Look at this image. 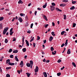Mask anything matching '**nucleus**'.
<instances>
[{
  "mask_svg": "<svg viewBox=\"0 0 77 77\" xmlns=\"http://www.w3.org/2000/svg\"><path fill=\"white\" fill-rule=\"evenodd\" d=\"M57 75L58 76H60L61 75V73L60 72L58 73L57 74Z\"/></svg>",
  "mask_w": 77,
  "mask_h": 77,
  "instance_id": "30",
  "label": "nucleus"
},
{
  "mask_svg": "<svg viewBox=\"0 0 77 77\" xmlns=\"http://www.w3.org/2000/svg\"><path fill=\"white\" fill-rule=\"evenodd\" d=\"M15 60L16 61H17V62H18L19 61V60L18 58L16 59Z\"/></svg>",
  "mask_w": 77,
  "mask_h": 77,
  "instance_id": "62",
  "label": "nucleus"
},
{
  "mask_svg": "<svg viewBox=\"0 0 77 77\" xmlns=\"http://www.w3.org/2000/svg\"><path fill=\"white\" fill-rule=\"evenodd\" d=\"M11 68V67H8L6 68V69H10Z\"/></svg>",
  "mask_w": 77,
  "mask_h": 77,
  "instance_id": "40",
  "label": "nucleus"
},
{
  "mask_svg": "<svg viewBox=\"0 0 77 77\" xmlns=\"http://www.w3.org/2000/svg\"><path fill=\"white\" fill-rule=\"evenodd\" d=\"M18 4H23V2H22L21 0H19L18 2Z\"/></svg>",
  "mask_w": 77,
  "mask_h": 77,
  "instance_id": "8",
  "label": "nucleus"
},
{
  "mask_svg": "<svg viewBox=\"0 0 77 77\" xmlns=\"http://www.w3.org/2000/svg\"><path fill=\"white\" fill-rule=\"evenodd\" d=\"M52 54L53 55H55V54H56V53H54V52H52Z\"/></svg>",
  "mask_w": 77,
  "mask_h": 77,
  "instance_id": "53",
  "label": "nucleus"
},
{
  "mask_svg": "<svg viewBox=\"0 0 77 77\" xmlns=\"http://www.w3.org/2000/svg\"><path fill=\"white\" fill-rule=\"evenodd\" d=\"M37 13V11H35V15H36Z\"/></svg>",
  "mask_w": 77,
  "mask_h": 77,
  "instance_id": "61",
  "label": "nucleus"
},
{
  "mask_svg": "<svg viewBox=\"0 0 77 77\" xmlns=\"http://www.w3.org/2000/svg\"><path fill=\"white\" fill-rule=\"evenodd\" d=\"M14 56V55H11L10 56V57L11 58H14V57H13Z\"/></svg>",
  "mask_w": 77,
  "mask_h": 77,
  "instance_id": "42",
  "label": "nucleus"
},
{
  "mask_svg": "<svg viewBox=\"0 0 77 77\" xmlns=\"http://www.w3.org/2000/svg\"><path fill=\"white\" fill-rule=\"evenodd\" d=\"M3 58H4V57H1L0 59V61H1V62H2V60H3Z\"/></svg>",
  "mask_w": 77,
  "mask_h": 77,
  "instance_id": "34",
  "label": "nucleus"
},
{
  "mask_svg": "<svg viewBox=\"0 0 77 77\" xmlns=\"http://www.w3.org/2000/svg\"><path fill=\"white\" fill-rule=\"evenodd\" d=\"M75 26H76V24L75 23H73V24L72 27H75Z\"/></svg>",
  "mask_w": 77,
  "mask_h": 77,
  "instance_id": "32",
  "label": "nucleus"
},
{
  "mask_svg": "<svg viewBox=\"0 0 77 77\" xmlns=\"http://www.w3.org/2000/svg\"><path fill=\"white\" fill-rule=\"evenodd\" d=\"M33 40H34V37H32V39L30 40V42H32V41H33Z\"/></svg>",
  "mask_w": 77,
  "mask_h": 77,
  "instance_id": "43",
  "label": "nucleus"
},
{
  "mask_svg": "<svg viewBox=\"0 0 77 77\" xmlns=\"http://www.w3.org/2000/svg\"><path fill=\"white\" fill-rule=\"evenodd\" d=\"M0 72H2V70L1 67H0Z\"/></svg>",
  "mask_w": 77,
  "mask_h": 77,
  "instance_id": "60",
  "label": "nucleus"
},
{
  "mask_svg": "<svg viewBox=\"0 0 77 77\" xmlns=\"http://www.w3.org/2000/svg\"><path fill=\"white\" fill-rule=\"evenodd\" d=\"M51 7V11H53L54 10H55V7L54 6L51 5L50 6Z\"/></svg>",
  "mask_w": 77,
  "mask_h": 77,
  "instance_id": "2",
  "label": "nucleus"
},
{
  "mask_svg": "<svg viewBox=\"0 0 77 77\" xmlns=\"http://www.w3.org/2000/svg\"><path fill=\"white\" fill-rule=\"evenodd\" d=\"M71 10H73V9H75V7L74 6H72V7H71L70 8Z\"/></svg>",
  "mask_w": 77,
  "mask_h": 77,
  "instance_id": "17",
  "label": "nucleus"
},
{
  "mask_svg": "<svg viewBox=\"0 0 77 77\" xmlns=\"http://www.w3.org/2000/svg\"><path fill=\"white\" fill-rule=\"evenodd\" d=\"M39 70V68L38 66H36L35 69V72H38V70Z\"/></svg>",
  "mask_w": 77,
  "mask_h": 77,
  "instance_id": "3",
  "label": "nucleus"
},
{
  "mask_svg": "<svg viewBox=\"0 0 77 77\" xmlns=\"http://www.w3.org/2000/svg\"><path fill=\"white\" fill-rule=\"evenodd\" d=\"M8 65H15V63H8Z\"/></svg>",
  "mask_w": 77,
  "mask_h": 77,
  "instance_id": "12",
  "label": "nucleus"
},
{
  "mask_svg": "<svg viewBox=\"0 0 77 77\" xmlns=\"http://www.w3.org/2000/svg\"><path fill=\"white\" fill-rule=\"evenodd\" d=\"M43 42H44V43L43 44H45L47 42V41L46 40H44L43 41Z\"/></svg>",
  "mask_w": 77,
  "mask_h": 77,
  "instance_id": "46",
  "label": "nucleus"
},
{
  "mask_svg": "<svg viewBox=\"0 0 77 77\" xmlns=\"http://www.w3.org/2000/svg\"><path fill=\"white\" fill-rule=\"evenodd\" d=\"M25 41L26 42V45L27 46H29V42L27 40H25Z\"/></svg>",
  "mask_w": 77,
  "mask_h": 77,
  "instance_id": "10",
  "label": "nucleus"
},
{
  "mask_svg": "<svg viewBox=\"0 0 77 77\" xmlns=\"http://www.w3.org/2000/svg\"><path fill=\"white\" fill-rule=\"evenodd\" d=\"M31 65L29 63H26V66H28V67H30V66Z\"/></svg>",
  "mask_w": 77,
  "mask_h": 77,
  "instance_id": "13",
  "label": "nucleus"
},
{
  "mask_svg": "<svg viewBox=\"0 0 77 77\" xmlns=\"http://www.w3.org/2000/svg\"><path fill=\"white\" fill-rule=\"evenodd\" d=\"M20 15L21 17H25V14H24L20 13Z\"/></svg>",
  "mask_w": 77,
  "mask_h": 77,
  "instance_id": "14",
  "label": "nucleus"
},
{
  "mask_svg": "<svg viewBox=\"0 0 77 77\" xmlns=\"http://www.w3.org/2000/svg\"><path fill=\"white\" fill-rule=\"evenodd\" d=\"M18 51V50H15L13 51V53H17Z\"/></svg>",
  "mask_w": 77,
  "mask_h": 77,
  "instance_id": "20",
  "label": "nucleus"
},
{
  "mask_svg": "<svg viewBox=\"0 0 77 77\" xmlns=\"http://www.w3.org/2000/svg\"><path fill=\"white\" fill-rule=\"evenodd\" d=\"M51 5L52 6H56V4H55V3H52Z\"/></svg>",
  "mask_w": 77,
  "mask_h": 77,
  "instance_id": "37",
  "label": "nucleus"
},
{
  "mask_svg": "<svg viewBox=\"0 0 77 77\" xmlns=\"http://www.w3.org/2000/svg\"><path fill=\"white\" fill-rule=\"evenodd\" d=\"M37 9L39 11H41V8H38Z\"/></svg>",
  "mask_w": 77,
  "mask_h": 77,
  "instance_id": "59",
  "label": "nucleus"
},
{
  "mask_svg": "<svg viewBox=\"0 0 77 77\" xmlns=\"http://www.w3.org/2000/svg\"><path fill=\"white\" fill-rule=\"evenodd\" d=\"M64 33H65V31H63L61 32V34L62 35H63Z\"/></svg>",
  "mask_w": 77,
  "mask_h": 77,
  "instance_id": "31",
  "label": "nucleus"
},
{
  "mask_svg": "<svg viewBox=\"0 0 77 77\" xmlns=\"http://www.w3.org/2000/svg\"><path fill=\"white\" fill-rule=\"evenodd\" d=\"M3 28V24L2 23H0V29H2Z\"/></svg>",
  "mask_w": 77,
  "mask_h": 77,
  "instance_id": "21",
  "label": "nucleus"
},
{
  "mask_svg": "<svg viewBox=\"0 0 77 77\" xmlns=\"http://www.w3.org/2000/svg\"><path fill=\"white\" fill-rule=\"evenodd\" d=\"M27 56L26 55L24 56V58L25 59H26L27 58Z\"/></svg>",
  "mask_w": 77,
  "mask_h": 77,
  "instance_id": "64",
  "label": "nucleus"
},
{
  "mask_svg": "<svg viewBox=\"0 0 77 77\" xmlns=\"http://www.w3.org/2000/svg\"><path fill=\"white\" fill-rule=\"evenodd\" d=\"M18 18H19L18 20H19V21H20V23H22L23 22V19H22V18H21L20 17H19Z\"/></svg>",
  "mask_w": 77,
  "mask_h": 77,
  "instance_id": "4",
  "label": "nucleus"
},
{
  "mask_svg": "<svg viewBox=\"0 0 77 77\" xmlns=\"http://www.w3.org/2000/svg\"><path fill=\"white\" fill-rule=\"evenodd\" d=\"M8 39L6 38L5 40V43H8Z\"/></svg>",
  "mask_w": 77,
  "mask_h": 77,
  "instance_id": "38",
  "label": "nucleus"
},
{
  "mask_svg": "<svg viewBox=\"0 0 77 77\" xmlns=\"http://www.w3.org/2000/svg\"><path fill=\"white\" fill-rule=\"evenodd\" d=\"M67 54H71V50H70V49H69L68 50Z\"/></svg>",
  "mask_w": 77,
  "mask_h": 77,
  "instance_id": "9",
  "label": "nucleus"
},
{
  "mask_svg": "<svg viewBox=\"0 0 77 77\" xmlns=\"http://www.w3.org/2000/svg\"><path fill=\"white\" fill-rule=\"evenodd\" d=\"M48 26V24H47L46 25H45V28H47V27Z\"/></svg>",
  "mask_w": 77,
  "mask_h": 77,
  "instance_id": "48",
  "label": "nucleus"
},
{
  "mask_svg": "<svg viewBox=\"0 0 77 77\" xmlns=\"http://www.w3.org/2000/svg\"><path fill=\"white\" fill-rule=\"evenodd\" d=\"M43 74L45 77H47V73H46V72H43Z\"/></svg>",
  "mask_w": 77,
  "mask_h": 77,
  "instance_id": "6",
  "label": "nucleus"
},
{
  "mask_svg": "<svg viewBox=\"0 0 77 77\" xmlns=\"http://www.w3.org/2000/svg\"><path fill=\"white\" fill-rule=\"evenodd\" d=\"M26 74L27 75V77H30V74L29 73H26Z\"/></svg>",
  "mask_w": 77,
  "mask_h": 77,
  "instance_id": "22",
  "label": "nucleus"
},
{
  "mask_svg": "<svg viewBox=\"0 0 77 77\" xmlns=\"http://www.w3.org/2000/svg\"><path fill=\"white\" fill-rule=\"evenodd\" d=\"M47 4L46 3L45 5H43V8H46V6H47Z\"/></svg>",
  "mask_w": 77,
  "mask_h": 77,
  "instance_id": "15",
  "label": "nucleus"
},
{
  "mask_svg": "<svg viewBox=\"0 0 77 77\" xmlns=\"http://www.w3.org/2000/svg\"><path fill=\"white\" fill-rule=\"evenodd\" d=\"M51 34L52 35H53L54 36H56V34H54V32H51Z\"/></svg>",
  "mask_w": 77,
  "mask_h": 77,
  "instance_id": "24",
  "label": "nucleus"
},
{
  "mask_svg": "<svg viewBox=\"0 0 77 77\" xmlns=\"http://www.w3.org/2000/svg\"><path fill=\"white\" fill-rule=\"evenodd\" d=\"M37 40H39L40 39V37L39 36H37Z\"/></svg>",
  "mask_w": 77,
  "mask_h": 77,
  "instance_id": "44",
  "label": "nucleus"
},
{
  "mask_svg": "<svg viewBox=\"0 0 77 77\" xmlns=\"http://www.w3.org/2000/svg\"><path fill=\"white\" fill-rule=\"evenodd\" d=\"M63 2H65V3H66V2H68V0H63Z\"/></svg>",
  "mask_w": 77,
  "mask_h": 77,
  "instance_id": "33",
  "label": "nucleus"
},
{
  "mask_svg": "<svg viewBox=\"0 0 77 77\" xmlns=\"http://www.w3.org/2000/svg\"><path fill=\"white\" fill-rule=\"evenodd\" d=\"M43 62H46V60H45V59H44V60H43Z\"/></svg>",
  "mask_w": 77,
  "mask_h": 77,
  "instance_id": "54",
  "label": "nucleus"
},
{
  "mask_svg": "<svg viewBox=\"0 0 77 77\" xmlns=\"http://www.w3.org/2000/svg\"><path fill=\"white\" fill-rule=\"evenodd\" d=\"M33 26V23H32L31 24L30 28H31V29H32V28Z\"/></svg>",
  "mask_w": 77,
  "mask_h": 77,
  "instance_id": "39",
  "label": "nucleus"
},
{
  "mask_svg": "<svg viewBox=\"0 0 77 77\" xmlns=\"http://www.w3.org/2000/svg\"><path fill=\"white\" fill-rule=\"evenodd\" d=\"M45 62H46V63H49V62H50V60H48L46 61Z\"/></svg>",
  "mask_w": 77,
  "mask_h": 77,
  "instance_id": "55",
  "label": "nucleus"
},
{
  "mask_svg": "<svg viewBox=\"0 0 77 77\" xmlns=\"http://www.w3.org/2000/svg\"><path fill=\"white\" fill-rule=\"evenodd\" d=\"M56 11H59L60 12H62V10L59 9L58 8H56Z\"/></svg>",
  "mask_w": 77,
  "mask_h": 77,
  "instance_id": "11",
  "label": "nucleus"
},
{
  "mask_svg": "<svg viewBox=\"0 0 77 77\" xmlns=\"http://www.w3.org/2000/svg\"><path fill=\"white\" fill-rule=\"evenodd\" d=\"M3 19H4V17H0V21H2L3 20Z\"/></svg>",
  "mask_w": 77,
  "mask_h": 77,
  "instance_id": "16",
  "label": "nucleus"
},
{
  "mask_svg": "<svg viewBox=\"0 0 77 77\" xmlns=\"http://www.w3.org/2000/svg\"><path fill=\"white\" fill-rule=\"evenodd\" d=\"M12 51V49H10L8 51V52L11 53Z\"/></svg>",
  "mask_w": 77,
  "mask_h": 77,
  "instance_id": "28",
  "label": "nucleus"
},
{
  "mask_svg": "<svg viewBox=\"0 0 77 77\" xmlns=\"http://www.w3.org/2000/svg\"><path fill=\"white\" fill-rule=\"evenodd\" d=\"M52 26H55V24H54V22H52Z\"/></svg>",
  "mask_w": 77,
  "mask_h": 77,
  "instance_id": "58",
  "label": "nucleus"
},
{
  "mask_svg": "<svg viewBox=\"0 0 77 77\" xmlns=\"http://www.w3.org/2000/svg\"><path fill=\"white\" fill-rule=\"evenodd\" d=\"M67 45H68V43H66V42L65 43V47H66Z\"/></svg>",
  "mask_w": 77,
  "mask_h": 77,
  "instance_id": "57",
  "label": "nucleus"
},
{
  "mask_svg": "<svg viewBox=\"0 0 77 77\" xmlns=\"http://www.w3.org/2000/svg\"><path fill=\"white\" fill-rule=\"evenodd\" d=\"M12 30H13V28H12L11 29L10 31V32H12Z\"/></svg>",
  "mask_w": 77,
  "mask_h": 77,
  "instance_id": "49",
  "label": "nucleus"
},
{
  "mask_svg": "<svg viewBox=\"0 0 77 77\" xmlns=\"http://www.w3.org/2000/svg\"><path fill=\"white\" fill-rule=\"evenodd\" d=\"M30 64H31V66H33V61L32 60H30Z\"/></svg>",
  "mask_w": 77,
  "mask_h": 77,
  "instance_id": "25",
  "label": "nucleus"
},
{
  "mask_svg": "<svg viewBox=\"0 0 77 77\" xmlns=\"http://www.w3.org/2000/svg\"><path fill=\"white\" fill-rule=\"evenodd\" d=\"M64 45H65V44L64 43L63 44L61 45V47H63Z\"/></svg>",
  "mask_w": 77,
  "mask_h": 77,
  "instance_id": "50",
  "label": "nucleus"
},
{
  "mask_svg": "<svg viewBox=\"0 0 77 77\" xmlns=\"http://www.w3.org/2000/svg\"><path fill=\"white\" fill-rule=\"evenodd\" d=\"M16 41V39H15V38H14L13 39V41Z\"/></svg>",
  "mask_w": 77,
  "mask_h": 77,
  "instance_id": "63",
  "label": "nucleus"
},
{
  "mask_svg": "<svg viewBox=\"0 0 77 77\" xmlns=\"http://www.w3.org/2000/svg\"><path fill=\"white\" fill-rule=\"evenodd\" d=\"M72 65L74 66V67H76V65H75V63L74 62H72Z\"/></svg>",
  "mask_w": 77,
  "mask_h": 77,
  "instance_id": "27",
  "label": "nucleus"
},
{
  "mask_svg": "<svg viewBox=\"0 0 77 77\" xmlns=\"http://www.w3.org/2000/svg\"><path fill=\"white\" fill-rule=\"evenodd\" d=\"M61 60H58L57 61V62L58 63H60V62H61Z\"/></svg>",
  "mask_w": 77,
  "mask_h": 77,
  "instance_id": "45",
  "label": "nucleus"
},
{
  "mask_svg": "<svg viewBox=\"0 0 77 77\" xmlns=\"http://www.w3.org/2000/svg\"><path fill=\"white\" fill-rule=\"evenodd\" d=\"M43 17L44 19L46 20V21H48V19H47V17H46V15H43Z\"/></svg>",
  "mask_w": 77,
  "mask_h": 77,
  "instance_id": "7",
  "label": "nucleus"
},
{
  "mask_svg": "<svg viewBox=\"0 0 77 77\" xmlns=\"http://www.w3.org/2000/svg\"><path fill=\"white\" fill-rule=\"evenodd\" d=\"M53 37L50 36V38L49 41H51L53 40Z\"/></svg>",
  "mask_w": 77,
  "mask_h": 77,
  "instance_id": "18",
  "label": "nucleus"
},
{
  "mask_svg": "<svg viewBox=\"0 0 77 77\" xmlns=\"http://www.w3.org/2000/svg\"><path fill=\"white\" fill-rule=\"evenodd\" d=\"M24 37H23L22 38V42H24Z\"/></svg>",
  "mask_w": 77,
  "mask_h": 77,
  "instance_id": "56",
  "label": "nucleus"
},
{
  "mask_svg": "<svg viewBox=\"0 0 77 77\" xmlns=\"http://www.w3.org/2000/svg\"><path fill=\"white\" fill-rule=\"evenodd\" d=\"M51 51H53V50H54V48L53 47H51Z\"/></svg>",
  "mask_w": 77,
  "mask_h": 77,
  "instance_id": "29",
  "label": "nucleus"
},
{
  "mask_svg": "<svg viewBox=\"0 0 77 77\" xmlns=\"http://www.w3.org/2000/svg\"><path fill=\"white\" fill-rule=\"evenodd\" d=\"M22 51L24 52H26V48H24L23 49Z\"/></svg>",
  "mask_w": 77,
  "mask_h": 77,
  "instance_id": "19",
  "label": "nucleus"
},
{
  "mask_svg": "<svg viewBox=\"0 0 77 77\" xmlns=\"http://www.w3.org/2000/svg\"><path fill=\"white\" fill-rule=\"evenodd\" d=\"M8 29H9V28L8 27H7L6 28H5L4 29L3 31V35H5L6 34V33L7 31L8 30Z\"/></svg>",
  "mask_w": 77,
  "mask_h": 77,
  "instance_id": "1",
  "label": "nucleus"
},
{
  "mask_svg": "<svg viewBox=\"0 0 77 77\" xmlns=\"http://www.w3.org/2000/svg\"><path fill=\"white\" fill-rule=\"evenodd\" d=\"M66 15L64 14V20H66Z\"/></svg>",
  "mask_w": 77,
  "mask_h": 77,
  "instance_id": "26",
  "label": "nucleus"
},
{
  "mask_svg": "<svg viewBox=\"0 0 77 77\" xmlns=\"http://www.w3.org/2000/svg\"><path fill=\"white\" fill-rule=\"evenodd\" d=\"M27 33H31V31H30V30H29V31H27Z\"/></svg>",
  "mask_w": 77,
  "mask_h": 77,
  "instance_id": "47",
  "label": "nucleus"
},
{
  "mask_svg": "<svg viewBox=\"0 0 77 77\" xmlns=\"http://www.w3.org/2000/svg\"><path fill=\"white\" fill-rule=\"evenodd\" d=\"M20 65H23V61H21Z\"/></svg>",
  "mask_w": 77,
  "mask_h": 77,
  "instance_id": "35",
  "label": "nucleus"
},
{
  "mask_svg": "<svg viewBox=\"0 0 77 77\" xmlns=\"http://www.w3.org/2000/svg\"><path fill=\"white\" fill-rule=\"evenodd\" d=\"M65 68V67L63 66L62 68H61V70H63Z\"/></svg>",
  "mask_w": 77,
  "mask_h": 77,
  "instance_id": "51",
  "label": "nucleus"
},
{
  "mask_svg": "<svg viewBox=\"0 0 77 77\" xmlns=\"http://www.w3.org/2000/svg\"><path fill=\"white\" fill-rule=\"evenodd\" d=\"M6 77H10V75L9 74H6Z\"/></svg>",
  "mask_w": 77,
  "mask_h": 77,
  "instance_id": "36",
  "label": "nucleus"
},
{
  "mask_svg": "<svg viewBox=\"0 0 77 77\" xmlns=\"http://www.w3.org/2000/svg\"><path fill=\"white\" fill-rule=\"evenodd\" d=\"M11 63V62H10V60L8 59L6 61V63Z\"/></svg>",
  "mask_w": 77,
  "mask_h": 77,
  "instance_id": "23",
  "label": "nucleus"
},
{
  "mask_svg": "<svg viewBox=\"0 0 77 77\" xmlns=\"http://www.w3.org/2000/svg\"><path fill=\"white\" fill-rule=\"evenodd\" d=\"M35 43H33V47H35Z\"/></svg>",
  "mask_w": 77,
  "mask_h": 77,
  "instance_id": "52",
  "label": "nucleus"
},
{
  "mask_svg": "<svg viewBox=\"0 0 77 77\" xmlns=\"http://www.w3.org/2000/svg\"><path fill=\"white\" fill-rule=\"evenodd\" d=\"M77 3L76 1H72V4H75V3Z\"/></svg>",
  "mask_w": 77,
  "mask_h": 77,
  "instance_id": "41",
  "label": "nucleus"
},
{
  "mask_svg": "<svg viewBox=\"0 0 77 77\" xmlns=\"http://www.w3.org/2000/svg\"><path fill=\"white\" fill-rule=\"evenodd\" d=\"M66 6V4H61L60 5V6H61L62 7H64Z\"/></svg>",
  "mask_w": 77,
  "mask_h": 77,
  "instance_id": "5",
  "label": "nucleus"
}]
</instances>
